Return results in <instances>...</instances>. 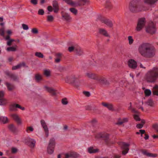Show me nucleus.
<instances>
[{
  "instance_id": "f257e3e1",
  "label": "nucleus",
  "mask_w": 158,
  "mask_h": 158,
  "mask_svg": "<svg viewBox=\"0 0 158 158\" xmlns=\"http://www.w3.org/2000/svg\"><path fill=\"white\" fill-rule=\"evenodd\" d=\"M140 54L143 57L151 58L156 55V49L152 44L148 43H143L139 45L138 49Z\"/></svg>"
},
{
  "instance_id": "f03ea898",
  "label": "nucleus",
  "mask_w": 158,
  "mask_h": 158,
  "mask_svg": "<svg viewBox=\"0 0 158 158\" xmlns=\"http://www.w3.org/2000/svg\"><path fill=\"white\" fill-rule=\"evenodd\" d=\"M145 77L148 82H155L158 78V68L154 67L147 73Z\"/></svg>"
},
{
  "instance_id": "7ed1b4c3",
  "label": "nucleus",
  "mask_w": 158,
  "mask_h": 158,
  "mask_svg": "<svg viewBox=\"0 0 158 158\" xmlns=\"http://www.w3.org/2000/svg\"><path fill=\"white\" fill-rule=\"evenodd\" d=\"M143 7L140 0H132L129 5V9L132 12L137 13L142 11Z\"/></svg>"
},
{
  "instance_id": "20e7f679",
  "label": "nucleus",
  "mask_w": 158,
  "mask_h": 158,
  "mask_svg": "<svg viewBox=\"0 0 158 158\" xmlns=\"http://www.w3.org/2000/svg\"><path fill=\"white\" fill-rule=\"evenodd\" d=\"M65 81L67 83L73 84L74 85H76L78 83H80V81L77 79L74 75L67 77L65 79Z\"/></svg>"
},
{
  "instance_id": "39448f33",
  "label": "nucleus",
  "mask_w": 158,
  "mask_h": 158,
  "mask_svg": "<svg viewBox=\"0 0 158 158\" xmlns=\"http://www.w3.org/2000/svg\"><path fill=\"white\" fill-rule=\"evenodd\" d=\"M146 23L145 18L143 17L139 19L138 20L137 26L136 30L138 31H141L145 26Z\"/></svg>"
},
{
  "instance_id": "423d86ee",
  "label": "nucleus",
  "mask_w": 158,
  "mask_h": 158,
  "mask_svg": "<svg viewBox=\"0 0 158 158\" xmlns=\"http://www.w3.org/2000/svg\"><path fill=\"white\" fill-rule=\"evenodd\" d=\"M119 145L121 149L123 150L122 152V154L124 155H125L128 152L129 150L128 147L129 146L130 144L124 142H121L120 143Z\"/></svg>"
},
{
  "instance_id": "0eeeda50",
  "label": "nucleus",
  "mask_w": 158,
  "mask_h": 158,
  "mask_svg": "<svg viewBox=\"0 0 158 158\" xmlns=\"http://www.w3.org/2000/svg\"><path fill=\"white\" fill-rule=\"evenodd\" d=\"M95 137L98 139H102L106 143L110 140L109 135L106 133H99Z\"/></svg>"
},
{
  "instance_id": "6e6552de",
  "label": "nucleus",
  "mask_w": 158,
  "mask_h": 158,
  "mask_svg": "<svg viewBox=\"0 0 158 158\" xmlns=\"http://www.w3.org/2000/svg\"><path fill=\"white\" fill-rule=\"evenodd\" d=\"M146 31L151 34H154L156 31V28L152 23L149 24L146 28Z\"/></svg>"
},
{
  "instance_id": "1a4fd4ad",
  "label": "nucleus",
  "mask_w": 158,
  "mask_h": 158,
  "mask_svg": "<svg viewBox=\"0 0 158 158\" xmlns=\"http://www.w3.org/2000/svg\"><path fill=\"white\" fill-rule=\"evenodd\" d=\"M100 21L105 23L109 27H112L113 26L112 21L109 19L105 18H102L100 19Z\"/></svg>"
},
{
  "instance_id": "9d476101",
  "label": "nucleus",
  "mask_w": 158,
  "mask_h": 158,
  "mask_svg": "<svg viewBox=\"0 0 158 158\" xmlns=\"http://www.w3.org/2000/svg\"><path fill=\"white\" fill-rule=\"evenodd\" d=\"M96 80H97L99 83L101 84L108 85L110 84L109 82L106 79L103 77H99L98 76L97 79Z\"/></svg>"
},
{
  "instance_id": "9b49d317",
  "label": "nucleus",
  "mask_w": 158,
  "mask_h": 158,
  "mask_svg": "<svg viewBox=\"0 0 158 158\" xmlns=\"http://www.w3.org/2000/svg\"><path fill=\"white\" fill-rule=\"evenodd\" d=\"M40 122L41 124L44 131L46 136V137H48L49 135V131L47 126L46 125V123L44 120H41L40 121Z\"/></svg>"
},
{
  "instance_id": "f8f14e48",
  "label": "nucleus",
  "mask_w": 158,
  "mask_h": 158,
  "mask_svg": "<svg viewBox=\"0 0 158 158\" xmlns=\"http://www.w3.org/2000/svg\"><path fill=\"white\" fill-rule=\"evenodd\" d=\"M67 4L71 5L73 7H77L78 6H81V4L80 2H78L76 3L73 2L72 0H63Z\"/></svg>"
},
{
  "instance_id": "ddd939ff",
  "label": "nucleus",
  "mask_w": 158,
  "mask_h": 158,
  "mask_svg": "<svg viewBox=\"0 0 158 158\" xmlns=\"http://www.w3.org/2000/svg\"><path fill=\"white\" fill-rule=\"evenodd\" d=\"M128 66L130 68L135 69L137 68V63L134 60L132 59H130L128 60Z\"/></svg>"
},
{
  "instance_id": "4468645a",
  "label": "nucleus",
  "mask_w": 158,
  "mask_h": 158,
  "mask_svg": "<svg viewBox=\"0 0 158 158\" xmlns=\"http://www.w3.org/2000/svg\"><path fill=\"white\" fill-rule=\"evenodd\" d=\"M52 5L53 7L54 12L55 13H58L59 10V7L57 1L55 0L53 1Z\"/></svg>"
},
{
  "instance_id": "2eb2a0df",
  "label": "nucleus",
  "mask_w": 158,
  "mask_h": 158,
  "mask_svg": "<svg viewBox=\"0 0 158 158\" xmlns=\"http://www.w3.org/2000/svg\"><path fill=\"white\" fill-rule=\"evenodd\" d=\"M5 73L6 75L11 78L14 81H17L18 80V76L15 74L12 73L9 71H6Z\"/></svg>"
},
{
  "instance_id": "dca6fc26",
  "label": "nucleus",
  "mask_w": 158,
  "mask_h": 158,
  "mask_svg": "<svg viewBox=\"0 0 158 158\" xmlns=\"http://www.w3.org/2000/svg\"><path fill=\"white\" fill-rule=\"evenodd\" d=\"M4 95V93L3 91H0V105H5L7 101L6 99L3 98Z\"/></svg>"
},
{
  "instance_id": "f3484780",
  "label": "nucleus",
  "mask_w": 158,
  "mask_h": 158,
  "mask_svg": "<svg viewBox=\"0 0 158 158\" xmlns=\"http://www.w3.org/2000/svg\"><path fill=\"white\" fill-rule=\"evenodd\" d=\"M141 152L143 155H146L148 157H156L157 156V154H156L148 153L147 152V150L145 149L141 150Z\"/></svg>"
},
{
  "instance_id": "a211bd4d",
  "label": "nucleus",
  "mask_w": 158,
  "mask_h": 158,
  "mask_svg": "<svg viewBox=\"0 0 158 158\" xmlns=\"http://www.w3.org/2000/svg\"><path fill=\"white\" fill-rule=\"evenodd\" d=\"M26 143L31 148H33L35 145V141L33 139H29L26 142Z\"/></svg>"
},
{
  "instance_id": "6ab92c4d",
  "label": "nucleus",
  "mask_w": 158,
  "mask_h": 158,
  "mask_svg": "<svg viewBox=\"0 0 158 158\" xmlns=\"http://www.w3.org/2000/svg\"><path fill=\"white\" fill-rule=\"evenodd\" d=\"M99 33L106 37H110V35L107 33V31L104 29L100 28L98 30Z\"/></svg>"
},
{
  "instance_id": "aec40b11",
  "label": "nucleus",
  "mask_w": 158,
  "mask_h": 158,
  "mask_svg": "<svg viewBox=\"0 0 158 158\" xmlns=\"http://www.w3.org/2000/svg\"><path fill=\"white\" fill-rule=\"evenodd\" d=\"M86 76L89 78L96 80L97 79L98 75L91 73H86Z\"/></svg>"
},
{
  "instance_id": "412c9836",
  "label": "nucleus",
  "mask_w": 158,
  "mask_h": 158,
  "mask_svg": "<svg viewBox=\"0 0 158 158\" xmlns=\"http://www.w3.org/2000/svg\"><path fill=\"white\" fill-rule=\"evenodd\" d=\"M45 88L48 92L50 93L52 96H55L56 95V90L53 88L46 86H45Z\"/></svg>"
},
{
  "instance_id": "4be33fe9",
  "label": "nucleus",
  "mask_w": 158,
  "mask_h": 158,
  "mask_svg": "<svg viewBox=\"0 0 158 158\" xmlns=\"http://www.w3.org/2000/svg\"><path fill=\"white\" fill-rule=\"evenodd\" d=\"M8 128L10 131L13 133H16L18 131L17 127L13 124H10L8 125Z\"/></svg>"
},
{
  "instance_id": "5701e85b",
  "label": "nucleus",
  "mask_w": 158,
  "mask_h": 158,
  "mask_svg": "<svg viewBox=\"0 0 158 158\" xmlns=\"http://www.w3.org/2000/svg\"><path fill=\"white\" fill-rule=\"evenodd\" d=\"M158 0H143L144 3L149 5H152L156 3Z\"/></svg>"
},
{
  "instance_id": "b1692460",
  "label": "nucleus",
  "mask_w": 158,
  "mask_h": 158,
  "mask_svg": "<svg viewBox=\"0 0 158 158\" xmlns=\"http://www.w3.org/2000/svg\"><path fill=\"white\" fill-rule=\"evenodd\" d=\"M5 85L9 91H12L15 89V86L13 84H10L8 82H6L5 83Z\"/></svg>"
},
{
  "instance_id": "393cba45",
  "label": "nucleus",
  "mask_w": 158,
  "mask_h": 158,
  "mask_svg": "<svg viewBox=\"0 0 158 158\" xmlns=\"http://www.w3.org/2000/svg\"><path fill=\"white\" fill-rule=\"evenodd\" d=\"M11 116L18 124L21 123L20 119L17 114H12L11 115Z\"/></svg>"
},
{
  "instance_id": "a878e982",
  "label": "nucleus",
  "mask_w": 158,
  "mask_h": 158,
  "mask_svg": "<svg viewBox=\"0 0 158 158\" xmlns=\"http://www.w3.org/2000/svg\"><path fill=\"white\" fill-rule=\"evenodd\" d=\"M25 63L24 62H23L19 64L16 66H15L12 67V70H15L19 69L22 66H25Z\"/></svg>"
},
{
  "instance_id": "bb28decb",
  "label": "nucleus",
  "mask_w": 158,
  "mask_h": 158,
  "mask_svg": "<svg viewBox=\"0 0 158 158\" xmlns=\"http://www.w3.org/2000/svg\"><path fill=\"white\" fill-rule=\"evenodd\" d=\"M88 152L90 154L96 153L99 151L98 149H94L92 147H90L88 148Z\"/></svg>"
},
{
  "instance_id": "cd10ccee",
  "label": "nucleus",
  "mask_w": 158,
  "mask_h": 158,
  "mask_svg": "<svg viewBox=\"0 0 158 158\" xmlns=\"http://www.w3.org/2000/svg\"><path fill=\"white\" fill-rule=\"evenodd\" d=\"M56 142L55 139L54 138H52L50 139L48 146L50 147H55Z\"/></svg>"
},
{
  "instance_id": "c85d7f7f",
  "label": "nucleus",
  "mask_w": 158,
  "mask_h": 158,
  "mask_svg": "<svg viewBox=\"0 0 158 158\" xmlns=\"http://www.w3.org/2000/svg\"><path fill=\"white\" fill-rule=\"evenodd\" d=\"M105 6V7L109 10H110L113 8V5L111 2L108 0L106 2Z\"/></svg>"
},
{
  "instance_id": "c756f323",
  "label": "nucleus",
  "mask_w": 158,
  "mask_h": 158,
  "mask_svg": "<svg viewBox=\"0 0 158 158\" xmlns=\"http://www.w3.org/2000/svg\"><path fill=\"white\" fill-rule=\"evenodd\" d=\"M62 17L67 21H69L72 19L69 15L67 13H65L64 14L62 15Z\"/></svg>"
},
{
  "instance_id": "7c9ffc66",
  "label": "nucleus",
  "mask_w": 158,
  "mask_h": 158,
  "mask_svg": "<svg viewBox=\"0 0 158 158\" xmlns=\"http://www.w3.org/2000/svg\"><path fill=\"white\" fill-rule=\"evenodd\" d=\"M75 52L76 54L79 56L82 55L83 53V51L80 47L76 48H75Z\"/></svg>"
},
{
  "instance_id": "2f4dec72",
  "label": "nucleus",
  "mask_w": 158,
  "mask_h": 158,
  "mask_svg": "<svg viewBox=\"0 0 158 158\" xmlns=\"http://www.w3.org/2000/svg\"><path fill=\"white\" fill-rule=\"evenodd\" d=\"M153 94L158 96V85H156L153 87L152 89Z\"/></svg>"
},
{
  "instance_id": "473e14b6",
  "label": "nucleus",
  "mask_w": 158,
  "mask_h": 158,
  "mask_svg": "<svg viewBox=\"0 0 158 158\" xmlns=\"http://www.w3.org/2000/svg\"><path fill=\"white\" fill-rule=\"evenodd\" d=\"M35 78L36 82H38L42 80V77L39 73L36 74L35 75Z\"/></svg>"
},
{
  "instance_id": "72a5a7b5",
  "label": "nucleus",
  "mask_w": 158,
  "mask_h": 158,
  "mask_svg": "<svg viewBox=\"0 0 158 158\" xmlns=\"http://www.w3.org/2000/svg\"><path fill=\"white\" fill-rule=\"evenodd\" d=\"M55 147L48 146L47 147V152L49 154H52L54 151Z\"/></svg>"
},
{
  "instance_id": "f704fd0d",
  "label": "nucleus",
  "mask_w": 158,
  "mask_h": 158,
  "mask_svg": "<svg viewBox=\"0 0 158 158\" xmlns=\"http://www.w3.org/2000/svg\"><path fill=\"white\" fill-rule=\"evenodd\" d=\"M0 122L3 124H5L8 122V118L7 117H0Z\"/></svg>"
},
{
  "instance_id": "c9c22d12",
  "label": "nucleus",
  "mask_w": 158,
  "mask_h": 158,
  "mask_svg": "<svg viewBox=\"0 0 158 158\" xmlns=\"http://www.w3.org/2000/svg\"><path fill=\"white\" fill-rule=\"evenodd\" d=\"M15 47H8L6 49V50L8 52H15L16 50V48L17 47V46L16 45Z\"/></svg>"
},
{
  "instance_id": "e433bc0d",
  "label": "nucleus",
  "mask_w": 158,
  "mask_h": 158,
  "mask_svg": "<svg viewBox=\"0 0 158 158\" xmlns=\"http://www.w3.org/2000/svg\"><path fill=\"white\" fill-rule=\"evenodd\" d=\"M44 74L47 77L50 76V71L49 70L45 69L44 70Z\"/></svg>"
},
{
  "instance_id": "4c0bfd02",
  "label": "nucleus",
  "mask_w": 158,
  "mask_h": 158,
  "mask_svg": "<svg viewBox=\"0 0 158 158\" xmlns=\"http://www.w3.org/2000/svg\"><path fill=\"white\" fill-rule=\"evenodd\" d=\"M69 155L70 157L76 158L78 157L79 155L75 152H71Z\"/></svg>"
},
{
  "instance_id": "58836bf2",
  "label": "nucleus",
  "mask_w": 158,
  "mask_h": 158,
  "mask_svg": "<svg viewBox=\"0 0 158 158\" xmlns=\"http://www.w3.org/2000/svg\"><path fill=\"white\" fill-rule=\"evenodd\" d=\"M69 10L73 14L75 15H77V9L74 8H69Z\"/></svg>"
},
{
  "instance_id": "ea45409f",
  "label": "nucleus",
  "mask_w": 158,
  "mask_h": 158,
  "mask_svg": "<svg viewBox=\"0 0 158 158\" xmlns=\"http://www.w3.org/2000/svg\"><path fill=\"white\" fill-rule=\"evenodd\" d=\"M54 19L53 17L51 15H49L47 16V21L48 22H52Z\"/></svg>"
},
{
  "instance_id": "a19ab883",
  "label": "nucleus",
  "mask_w": 158,
  "mask_h": 158,
  "mask_svg": "<svg viewBox=\"0 0 158 158\" xmlns=\"http://www.w3.org/2000/svg\"><path fill=\"white\" fill-rule=\"evenodd\" d=\"M81 1H82V2H83V3L82 4H81V6H84L85 4H86L87 5H89L90 4V1L89 0H81Z\"/></svg>"
},
{
  "instance_id": "79ce46f5",
  "label": "nucleus",
  "mask_w": 158,
  "mask_h": 158,
  "mask_svg": "<svg viewBox=\"0 0 158 158\" xmlns=\"http://www.w3.org/2000/svg\"><path fill=\"white\" fill-rule=\"evenodd\" d=\"M152 127L157 133H158V124L157 123H156L153 124L152 125Z\"/></svg>"
},
{
  "instance_id": "37998d69",
  "label": "nucleus",
  "mask_w": 158,
  "mask_h": 158,
  "mask_svg": "<svg viewBox=\"0 0 158 158\" xmlns=\"http://www.w3.org/2000/svg\"><path fill=\"white\" fill-rule=\"evenodd\" d=\"M144 93L146 96H148L151 94V91L149 89H146L144 91Z\"/></svg>"
},
{
  "instance_id": "c03bdc74",
  "label": "nucleus",
  "mask_w": 158,
  "mask_h": 158,
  "mask_svg": "<svg viewBox=\"0 0 158 158\" xmlns=\"http://www.w3.org/2000/svg\"><path fill=\"white\" fill-rule=\"evenodd\" d=\"M35 55L38 57L43 58L44 55L43 54L40 52H36L35 53Z\"/></svg>"
},
{
  "instance_id": "a18cd8bd",
  "label": "nucleus",
  "mask_w": 158,
  "mask_h": 158,
  "mask_svg": "<svg viewBox=\"0 0 158 158\" xmlns=\"http://www.w3.org/2000/svg\"><path fill=\"white\" fill-rule=\"evenodd\" d=\"M146 103L148 106H153V103L152 100L151 99H149Z\"/></svg>"
},
{
  "instance_id": "49530a36",
  "label": "nucleus",
  "mask_w": 158,
  "mask_h": 158,
  "mask_svg": "<svg viewBox=\"0 0 158 158\" xmlns=\"http://www.w3.org/2000/svg\"><path fill=\"white\" fill-rule=\"evenodd\" d=\"M62 103L63 104L66 105L68 104V102L67 101L66 98L63 99L61 101Z\"/></svg>"
},
{
  "instance_id": "de8ad7c7",
  "label": "nucleus",
  "mask_w": 158,
  "mask_h": 158,
  "mask_svg": "<svg viewBox=\"0 0 158 158\" xmlns=\"http://www.w3.org/2000/svg\"><path fill=\"white\" fill-rule=\"evenodd\" d=\"M134 119L136 121H140L141 119L139 117V116L136 114H134L133 115Z\"/></svg>"
},
{
  "instance_id": "09e8293b",
  "label": "nucleus",
  "mask_w": 158,
  "mask_h": 158,
  "mask_svg": "<svg viewBox=\"0 0 158 158\" xmlns=\"http://www.w3.org/2000/svg\"><path fill=\"white\" fill-rule=\"evenodd\" d=\"M128 40H129V43L130 44H132L133 42V40L131 36H129L128 37Z\"/></svg>"
},
{
  "instance_id": "8fccbe9b",
  "label": "nucleus",
  "mask_w": 158,
  "mask_h": 158,
  "mask_svg": "<svg viewBox=\"0 0 158 158\" xmlns=\"http://www.w3.org/2000/svg\"><path fill=\"white\" fill-rule=\"evenodd\" d=\"M31 32L34 34H37L38 33V29L36 28H34L32 29Z\"/></svg>"
},
{
  "instance_id": "3c124183",
  "label": "nucleus",
  "mask_w": 158,
  "mask_h": 158,
  "mask_svg": "<svg viewBox=\"0 0 158 158\" xmlns=\"http://www.w3.org/2000/svg\"><path fill=\"white\" fill-rule=\"evenodd\" d=\"M44 13V11L42 9H40L38 11V14L39 15H43Z\"/></svg>"
},
{
  "instance_id": "603ef678",
  "label": "nucleus",
  "mask_w": 158,
  "mask_h": 158,
  "mask_svg": "<svg viewBox=\"0 0 158 158\" xmlns=\"http://www.w3.org/2000/svg\"><path fill=\"white\" fill-rule=\"evenodd\" d=\"M15 106L14 104L11 105L10 107V111H14L15 110Z\"/></svg>"
},
{
  "instance_id": "864d4df0",
  "label": "nucleus",
  "mask_w": 158,
  "mask_h": 158,
  "mask_svg": "<svg viewBox=\"0 0 158 158\" xmlns=\"http://www.w3.org/2000/svg\"><path fill=\"white\" fill-rule=\"evenodd\" d=\"M76 48L74 47L73 46L69 47L68 48V50L70 52H71L73 50L75 51V48Z\"/></svg>"
},
{
  "instance_id": "5fc2aeb1",
  "label": "nucleus",
  "mask_w": 158,
  "mask_h": 158,
  "mask_svg": "<svg viewBox=\"0 0 158 158\" xmlns=\"http://www.w3.org/2000/svg\"><path fill=\"white\" fill-rule=\"evenodd\" d=\"M4 27L0 29V35L3 36H4Z\"/></svg>"
},
{
  "instance_id": "6e6d98bb",
  "label": "nucleus",
  "mask_w": 158,
  "mask_h": 158,
  "mask_svg": "<svg viewBox=\"0 0 158 158\" xmlns=\"http://www.w3.org/2000/svg\"><path fill=\"white\" fill-rule=\"evenodd\" d=\"M15 41L14 40L10 39L7 42V44L8 46H10L11 45V43L13 41Z\"/></svg>"
},
{
  "instance_id": "4d7b16f0",
  "label": "nucleus",
  "mask_w": 158,
  "mask_h": 158,
  "mask_svg": "<svg viewBox=\"0 0 158 158\" xmlns=\"http://www.w3.org/2000/svg\"><path fill=\"white\" fill-rule=\"evenodd\" d=\"M33 128L31 127H27V129L26 130V131L27 132H28V131H33Z\"/></svg>"
},
{
  "instance_id": "13d9d810",
  "label": "nucleus",
  "mask_w": 158,
  "mask_h": 158,
  "mask_svg": "<svg viewBox=\"0 0 158 158\" xmlns=\"http://www.w3.org/2000/svg\"><path fill=\"white\" fill-rule=\"evenodd\" d=\"M30 2L33 5H35L37 4L38 1L37 0H31Z\"/></svg>"
},
{
  "instance_id": "bf43d9fd",
  "label": "nucleus",
  "mask_w": 158,
  "mask_h": 158,
  "mask_svg": "<svg viewBox=\"0 0 158 158\" xmlns=\"http://www.w3.org/2000/svg\"><path fill=\"white\" fill-rule=\"evenodd\" d=\"M22 26L23 29L24 30H27L28 29V26L25 24H22Z\"/></svg>"
},
{
  "instance_id": "052dcab7",
  "label": "nucleus",
  "mask_w": 158,
  "mask_h": 158,
  "mask_svg": "<svg viewBox=\"0 0 158 158\" xmlns=\"http://www.w3.org/2000/svg\"><path fill=\"white\" fill-rule=\"evenodd\" d=\"M17 149L15 148H11V152L13 153H15L17 152Z\"/></svg>"
},
{
  "instance_id": "680f3d73",
  "label": "nucleus",
  "mask_w": 158,
  "mask_h": 158,
  "mask_svg": "<svg viewBox=\"0 0 158 158\" xmlns=\"http://www.w3.org/2000/svg\"><path fill=\"white\" fill-rule=\"evenodd\" d=\"M47 9L49 12H52L53 10V9L51 6H48L47 7Z\"/></svg>"
},
{
  "instance_id": "e2e57ef3",
  "label": "nucleus",
  "mask_w": 158,
  "mask_h": 158,
  "mask_svg": "<svg viewBox=\"0 0 158 158\" xmlns=\"http://www.w3.org/2000/svg\"><path fill=\"white\" fill-rule=\"evenodd\" d=\"M83 93L87 97H89L90 94L89 92L84 91Z\"/></svg>"
},
{
  "instance_id": "0e129e2a",
  "label": "nucleus",
  "mask_w": 158,
  "mask_h": 158,
  "mask_svg": "<svg viewBox=\"0 0 158 158\" xmlns=\"http://www.w3.org/2000/svg\"><path fill=\"white\" fill-rule=\"evenodd\" d=\"M97 121L95 119H94L91 121V123L93 125L97 123Z\"/></svg>"
},
{
  "instance_id": "69168bd1",
  "label": "nucleus",
  "mask_w": 158,
  "mask_h": 158,
  "mask_svg": "<svg viewBox=\"0 0 158 158\" xmlns=\"http://www.w3.org/2000/svg\"><path fill=\"white\" fill-rule=\"evenodd\" d=\"M143 127V124H137L136 126V127L138 129L142 128Z\"/></svg>"
},
{
  "instance_id": "338daca9",
  "label": "nucleus",
  "mask_w": 158,
  "mask_h": 158,
  "mask_svg": "<svg viewBox=\"0 0 158 158\" xmlns=\"http://www.w3.org/2000/svg\"><path fill=\"white\" fill-rule=\"evenodd\" d=\"M110 110H113V106L111 104H110L107 108Z\"/></svg>"
},
{
  "instance_id": "774afa93",
  "label": "nucleus",
  "mask_w": 158,
  "mask_h": 158,
  "mask_svg": "<svg viewBox=\"0 0 158 158\" xmlns=\"http://www.w3.org/2000/svg\"><path fill=\"white\" fill-rule=\"evenodd\" d=\"M62 54L60 53H58L57 54H56L55 55L56 56L57 58H60V57H61Z\"/></svg>"
}]
</instances>
